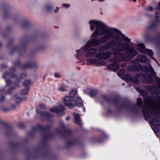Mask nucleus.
Segmentation results:
<instances>
[{
    "mask_svg": "<svg viewBox=\"0 0 160 160\" xmlns=\"http://www.w3.org/2000/svg\"><path fill=\"white\" fill-rule=\"evenodd\" d=\"M125 64H123L121 65V66L122 67H125Z\"/></svg>",
    "mask_w": 160,
    "mask_h": 160,
    "instance_id": "58836bf2",
    "label": "nucleus"
},
{
    "mask_svg": "<svg viewBox=\"0 0 160 160\" xmlns=\"http://www.w3.org/2000/svg\"><path fill=\"white\" fill-rule=\"evenodd\" d=\"M122 59V58L120 56H119L115 58L112 59V60L113 62H118L121 61Z\"/></svg>",
    "mask_w": 160,
    "mask_h": 160,
    "instance_id": "2eb2a0df",
    "label": "nucleus"
},
{
    "mask_svg": "<svg viewBox=\"0 0 160 160\" xmlns=\"http://www.w3.org/2000/svg\"><path fill=\"white\" fill-rule=\"evenodd\" d=\"M124 73V70H121V71L119 73V74L122 75Z\"/></svg>",
    "mask_w": 160,
    "mask_h": 160,
    "instance_id": "c9c22d12",
    "label": "nucleus"
},
{
    "mask_svg": "<svg viewBox=\"0 0 160 160\" xmlns=\"http://www.w3.org/2000/svg\"><path fill=\"white\" fill-rule=\"evenodd\" d=\"M32 23L27 20H26L21 25V27L24 29H32L33 27Z\"/></svg>",
    "mask_w": 160,
    "mask_h": 160,
    "instance_id": "39448f33",
    "label": "nucleus"
},
{
    "mask_svg": "<svg viewBox=\"0 0 160 160\" xmlns=\"http://www.w3.org/2000/svg\"><path fill=\"white\" fill-rule=\"evenodd\" d=\"M153 131L157 133V132H158V131L159 130H158V129L157 128H155H155H153Z\"/></svg>",
    "mask_w": 160,
    "mask_h": 160,
    "instance_id": "2f4dec72",
    "label": "nucleus"
},
{
    "mask_svg": "<svg viewBox=\"0 0 160 160\" xmlns=\"http://www.w3.org/2000/svg\"><path fill=\"white\" fill-rule=\"evenodd\" d=\"M77 93V92L76 91L72 90V91L70 93V96L71 97H74Z\"/></svg>",
    "mask_w": 160,
    "mask_h": 160,
    "instance_id": "aec40b11",
    "label": "nucleus"
},
{
    "mask_svg": "<svg viewBox=\"0 0 160 160\" xmlns=\"http://www.w3.org/2000/svg\"><path fill=\"white\" fill-rule=\"evenodd\" d=\"M121 47V50H125L127 48H128V45L126 43H123L122 44Z\"/></svg>",
    "mask_w": 160,
    "mask_h": 160,
    "instance_id": "6ab92c4d",
    "label": "nucleus"
},
{
    "mask_svg": "<svg viewBox=\"0 0 160 160\" xmlns=\"http://www.w3.org/2000/svg\"><path fill=\"white\" fill-rule=\"evenodd\" d=\"M97 60L96 59H92L91 60V63L94 64L96 63L97 62Z\"/></svg>",
    "mask_w": 160,
    "mask_h": 160,
    "instance_id": "cd10ccee",
    "label": "nucleus"
},
{
    "mask_svg": "<svg viewBox=\"0 0 160 160\" xmlns=\"http://www.w3.org/2000/svg\"><path fill=\"white\" fill-rule=\"evenodd\" d=\"M108 40L107 38H103L102 39V41L103 42H105L106 41Z\"/></svg>",
    "mask_w": 160,
    "mask_h": 160,
    "instance_id": "f704fd0d",
    "label": "nucleus"
},
{
    "mask_svg": "<svg viewBox=\"0 0 160 160\" xmlns=\"http://www.w3.org/2000/svg\"><path fill=\"white\" fill-rule=\"evenodd\" d=\"M63 100L65 105L69 108H72L76 105V102L75 100L73 99L70 100L69 97H65L64 98Z\"/></svg>",
    "mask_w": 160,
    "mask_h": 160,
    "instance_id": "7ed1b4c3",
    "label": "nucleus"
},
{
    "mask_svg": "<svg viewBox=\"0 0 160 160\" xmlns=\"http://www.w3.org/2000/svg\"><path fill=\"white\" fill-rule=\"evenodd\" d=\"M74 117V122L77 125H80V119L79 115L75 113H73Z\"/></svg>",
    "mask_w": 160,
    "mask_h": 160,
    "instance_id": "0eeeda50",
    "label": "nucleus"
},
{
    "mask_svg": "<svg viewBox=\"0 0 160 160\" xmlns=\"http://www.w3.org/2000/svg\"><path fill=\"white\" fill-rule=\"evenodd\" d=\"M104 62L103 61H102L100 63V65L103 64H104Z\"/></svg>",
    "mask_w": 160,
    "mask_h": 160,
    "instance_id": "ea45409f",
    "label": "nucleus"
},
{
    "mask_svg": "<svg viewBox=\"0 0 160 160\" xmlns=\"http://www.w3.org/2000/svg\"><path fill=\"white\" fill-rule=\"evenodd\" d=\"M150 82H151V81H152V79H151V78L150 77Z\"/></svg>",
    "mask_w": 160,
    "mask_h": 160,
    "instance_id": "a18cd8bd",
    "label": "nucleus"
},
{
    "mask_svg": "<svg viewBox=\"0 0 160 160\" xmlns=\"http://www.w3.org/2000/svg\"><path fill=\"white\" fill-rule=\"evenodd\" d=\"M17 99L18 100H19V101H20V98H17Z\"/></svg>",
    "mask_w": 160,
    "mask_h": 160,
    "instance_id": "c03bdc74",
    "label": "nucleus"
},
{
    "mask_svg": "<svg viewBox=\"0 0 160 160\" xmlns=\"http://www.w3.org/2000/svg\"><path fill=\"white\" fill-rule=\"evenodd\" d=\"M123 78L125 80L130 81L132 80V78L130 75H124Z\"/></svg>",
    "mask_w": 160,
    "mask_h": 160,
    "instance_id": "dca6fc26",
    "label": "nucleus"
},
{
    "mask_svg": "<svg viewBox=\"0 0 160 160\" xmlns=\"http://www.w3.org/2000/svg\"><path fill=\"white\" fill-rule=\"evenodd\" d=\"M100 1H104L105 0H99Z\"/></svg>",
    "mask_w": 160,
    "mask_h": 160,
    "instance_id": "de8ad7c7",
    "label": "nucleus"
},
{
    "mask_svg": "<svg viewBox=\"0 0 160 160\" xmlns=\"http://www.w3.org/2000/svg\"><path fill=\"white\" fill-rule=\"evenodd\" d=\"M111 55V53L109 52H102L97 55V57L99 58L106 59L109 58Z\"/></svg>",
    "mask_w": 160,
    "mask_h": 160,
    "instance_id": "423d86ee",
    "label": "nucleus"
},
{
    "mask_svg": "<svg viewBox=\"0 0 160 160\" xmlns=\"http://www.w3.org/2000/svg\"><path fill=\"white\" fill-rule=\"evenodd\" d=\"M52 9V7L50 6L49 5H46L44 7L45 10L47 12H50L51 11Z\"/></svg>",
    "mask_w": 160,
    "mask_h": 160,
    "instance_id": "f3484780",
    "label": "nucleus"
},
{
    "mask_svg": "<svg viewBox=\"0 0 160 160\" xmlns=\"http://www.w3.org/2000/svg\"><path fill=\"white\" fill-rule=\"evenodd\" d=\"M88 23L91 30H118L115 28L109 27L99 19H90L88 20Z\"/></svg>",
    "mask_w": 160,
    "mask_h": 160,
    "instance_id": "f257e3e1",
    "label": "nucleus"
},
{
    "mask_svg": "<svg viewBox=\"0 0 160 160\" xmlns=\"http://www.w3.org/2000/svg\"><path fill=\"white\" fill-rule=\"evenodd\" d=\"M137 60L139 62H147L148 59L144 56L140 55L138 57Z\"/></svg>",
    "mask_w": 160,
    "mask_h": 160,
    "instance_id": "1a4fd4ad",
    "label": "nucleus"
},
{
    "mask_svg": "<svg viewBox=\"0 0 160 160\" xmlns=\"http://www.w3.org/2000/svg\"><path fill=\"white\" fill-rule=\"evenodd\" d=\"M59 90L61 92H64L65 90V89L64 87L60 88H59Z\"/></svg>",
    "mask_w": 160,
    "mask_h": 160,
    "instance_id": "c756f323",
    "label": "nucleus"
},
{
    "mask_svg": "<svg viewBox=\"0 0 160 160\" xmlns=\"http://www.w3.org/2000/svg\"><path fill=\"white\" fill-rule=\"evenodd\" d=\"M96 92L95 91L92 90L90 92V95L91 97H93L96 95Z\"/></svg>",
    "mask_w": 160,
    "mask_h": 160,
    "instance_id": "4be33fe9",
    "label": "nucleus"
},
{
    "mask_svg": "<svg viewBox=\"0 0 160 160\" xmlns=\"http://www.w3.org/2000/svg\"><path fill=\"white\" fill-rule=\"evenodd\" d=\"M63 109V106L60 105L58 107L51 108L50 110L52 112H59L62 111Z\"/></svg>",
    "mask_w": 160,
    "mask_h": 160,
    "instance_id": "6e6552de",
    "label": "nucleus"
},
{
    "mask_svg": "<svg viewBox=\"0 0 160 160\" xmlns=\"http://www.w3.org/2000/svg\"><path fill=\"white\" fill-rule=\"evenodd\" d=\"M27 92V89H25L22 91V93L23 94H26Z\"/></svg>",
    "mask_w": 160,
    "mask_h": 160,
    "instance_id": "c85d7f7f",
    "label": "nucleus"
},
{
    "mask_svg": "<svg viewBox=\"0 0 160 160\" xmlns=\"http://www.w3.org/2000/svg\"><path fill=\"white\" fill-rule=\"evenodd\" d=\"M134 68V70L135 71H138L141 70L142 68V66L139 64H137L134 65H131L129 66V68Z\"/></svg>",
    "mask_w": 160,
    "mask_h": 160,
    "instance_id": "9d476101",
    "label": "nucleus"
},
{
    "mask_svg": "<svg viewBox=\"0 0 160 160\" xmlns=\"http://www.w3.org/2000/svg\"><path fill=\"white\" fill-rule=\"evenodd\" d=\"M145 9L148 11H152L153 10V8L152 7L149 6L146 8Z\"/></svg>",
    "mask_w": 160,
    "mask_h": 160,
    "instance_id": "b1692460",
    "label": "nucleus"
},
{
    "mask_svg": "<svg viewBox=\"0 0 160 160\" xmlns=\"http://www.w3.org/2000/svg\"><path fill=\"white\" fill-rule=\"evenodd\" d=\"M96 52V50L94 48H93L90 50V52L92 53V54L95 53Z\"/></svg>",
    "mask_w": 160,
    "mask_h": 160,
    "instance_id": "5701e85b",
    "label": "nucleus"
},
{
    "mask_svg": "<svg viewBox=\"0 0 160 160\" xmlns=\"http://www.w3.org/2000/svg\"><path fill=\"white\" fill-rule=\"evenodd\" d=\"M66 119L67 120H69L70 119V118L69 117H67L66 118Z\"/></svg>",
    "mask_w": 160,
    "mask_h": 160,
    "instance_id": "4c0bfd02",
    "label": "nucleus"
},
{
    "mask_svg": "<svg viewBox=\"0 0 160 160\" xmlns=\"http://www.w3.org/2000/svg\"><path fill=\"white\" fill-rule=\"evenodd\" d=\"M138 46L139 47V49L141 53H147L149 55L151 56L153 55V53L152 51L151 50L146 48L143 44H138Z\"/></svg>",
    "mask_w": 160,
    "mask_h": 160,
    "instance_id": "20e7f679",
    "label": "nucleus"
},
{
    "mask_svg": "<svg viewBox=\"0 0 160 160\" xmlns=\"http://www.w3.org/2000/svg\"><path fill=\"white\" fill-rule=\"evenodd\" d=\"M30 83V82L29 80H26L23 82V84L25 86L29 85Z\"/></svg>",
    "mask_w": 160,
    "mask_h": 160,
    "instance_id": "412c9836",
    "label": "nucleus"
},
{
    "mask_svg": "<svg viewBox=\"0 0 160 160\" xmlns=\"http://www.w3.org/2000/svg\"><path fill=\"white\" fill-rule=\"evenodd\" d=\"M20 126L21 127H22L23 126H24V125L23 124H21L20 125Z\"/></svg>",
    "mask_w": 160,
    "mask_h": 160,
    "instance_id": "37998d69",
    "label": "nucleus"
},
{
    "mask_svg": "<svg viewBox=\"0 0 160 160\" xmlns=\"http://www.w3.org/2000/svg\"><path fill=\"white\" fill-rule=\"evenodd\" d=\"M138 82V81L137 79L134 82V83H137Z\"/></svg>",
    "mask_w": 160,
    "mask_h": 160,
    "instance_id": "a19ab883",
    "label": "nucleus"
},
{
    "mask_svg": "<svg viewBox=\"0 0 160 160\" xmlns=\"http://www.w3.org/2000/svg\"><path fill=\"white\" fill-rule=\"evenodd\" d=\"M76 102V105L78 106L82 105V99L78 97H77L75 100Z\"/></svg>",
    "mask_w": 160,
    "mask_h": 160,
    "instance_id": "9b49d317",
    "label": "nucleus"
},
{
    "mask_svg": "<svg viewBox=\"0 0 160 160\" xmlns=\"http://www.w3.org/2000/svg\"><path fill=\"white\" fill-rule=\"evenodd\" d=\"M131 59V58H130L129 59H130H130Z\"/></svg>",
    "mask_w": 160,
    "mask_h": 160,
    "instance_id": "3c124183",
    "label": "nucleus"
},
{
    "mask_svg": "<svg viewBox=\"0 0 160 160\" xmlns=\"http://www.w3.org/2000/svg\"><path fill=\"white\" fill-rule=\"evenodd\" d=\"M63 5V6L65 8H68L70 6V4L68 3H64Z\"/></svg>",
    "mask_w": 160,
    "mask_h": 160,
    "instance_id": "bb28decb",
    "label": "nucleus"
},
{
    "mask_svg": "<svg viewBox=\"0 0 160 160\" xmlns=\"http://www.w3.org/2000/svg\"><path fill=\"white\" fill-rule=\"evenodd\" d=\"M151 106L154 113L160 117V97L157 96L155 100H152Z\"/></svg>",
    "mask_w": 160,
    "mask_h": 160,
    "instance_id": "f03ea898",
    "label": "nucleus"
},
{
    "mask_svg": "<svg viewBox=\"0 0 160 160\" xmlns=\"http://www.w3.org/2000/svg\"><path fill=\"white\" fill-rule=\"evenodd\" d=\"M10 16V14L8 12L6 11H4L3 14V17L4 19L8 18Z\"/></svg>",
    "mask_w": 160,
    "mask_h": 160,
    "instance_id": "a211bd4d",
    "label": "nucleus"
},
{
    "mask_svg": "<svg viewBox=\"0 0 160 160\" xmlns=\"http://www.w3.org/2000/svg\"><path fill=\"white\" fill-rule=\"evenodd\" d=\"M54 76L56 78H58V77H59V75L58 74V73H55V74H54Z\"/></svg>",
    "mask_w": 160,
    "mask_h": 160,
    "instance_id": "e433bc0d",
    "label": "nucleus"
},
{
    "mask_svg": "<svg viewBox=\"0 0 160 160\" xmlns=\"http://www.w3.org/2000/svg\"><path fill=\"white\" fill-rule=\"evenodd\" d=\"M40 107H42V108H43L44 107V106L43 105H42V104L40 105Z\"/></svg>",
    "mask_w": 160,
    "mask_h": 160,
    "instance_id": "79ce46f5",
    "label": "nucleus"
},
{
    "mask_svg": "<svg viewBox=\"0 0 160 160\" xmlns=\"http://www.w3.org/2000/svg\"><path fill=\"white\" fill-rule=\"evenodd\" d=\"M129 52L130 55L132 56H135L137 54L136 50L133 49H130L129 50Z\"/></svg>",
    "mask_w": 160,
    "mask_h": 160,
    "instance_id": "ddd939ff",
    "label": "nucleus"
},
{
    "mask_svg": "<svg viewBox=\"0 0 160 160\" xmlns=\"http://www.w3.org/2000/svg\"><path fill=\"white\" fill-rule=\"evenodd\" d=\"M159 87L160 88V85H159Z\"/></svg>",
    "mask_w": 160,
    "mask_h": 160,
    "instance_id": "603ef678",
    "label": "nucleus"
},
{
    "mask_svg": "<svg viewBox=\"0 0 160 160\" xmlns=\"http://www.w3.org/2000/svg\"><path fill=\"white\" fill-rule=\"evenodd\" d=\"M112 67H113V69L115 70L117 69L118 68V65L117 64L115 63L114 64H112L110 65H109L108 66V68L111 69Z\"/></svg>",
    "mask_w": 160,
    "mask_h": 160,
    "instance_id": "4468645a",
    "label": "nucleus"
},
{
    "mask_svg": "<svg viewBox=\"0 0 160 160\" xmlns=\"http://www.w3.org/2000/svg\"><path fill=\"white\" fill-rule=\"evenodd\" d=\"M152 124L154 126H160V121L157 119L153 120L151 122Z\"/></svg>",
    "mask_w": 160,
    "mask_h": 160,
    "instance_id": "f8f14e48",
    "label": "nucleus"
},
{
    "mask_svg": "<svg viewBox=\"0 0 160 160\" xmlns=\"http://www.w3.org/2000/svg\"><path fill=\"white\" fill-rule=\"evenodd\" d=\"M59 9V8L58 7H56V8L54 10V12L55 13L58 12Z\"/></svg>",
    "mask_w": 160,
    "mask_h": 160,
    "instance_id": "473e14b6",
    "label": "nucleus"
},
{
    "mask_svg": "<svg viewBox=\"0 0 160 160\" xmlns=\"http://www.w3.org/2000/svg\"><path fill=\"white\" fill-rule=\"evenodd\" d=\"M137 102L138 103L141 105L142 103V99L141 98H139L137 99Z\"/></svg>",
    "mask_w": 160,
    "mask_h": 160,
    "instance_id": "a878e982",
    "label": "nucleus"
},
{
    "mask_svg": "<svg viewBox=\"0 0 160 160\" xmlns=\"http://www.w3.org/2000/svg\"><path fill=\"white\" fill-rule=\"evenodd\" d=\"M98 31H95L93 33L92 35L95 36V34H97V35H98Z\"/></svg>",
    "mask_w": 160,
    "mask_h": 160,
    "instance_id": "72a5a7b5",
    "label": "nucleus"
},
{
    "mask_svg": "<svg viewBox=\"0 0 160 160\" xmlns=\"http://www.w3.org/2000/svg\"><path fill=\"white\" fill-rule=\"evenodd\" d=\"M92 42H97L96 44H93V45H96L97 44H98L99 42V40L98 39H94L92 41Z\"/></svg>",
    "mask_w": 160,
    "mask_h": 160,
    "instance_id": "7c9ffc66",
    "label": "nucleus"
},
{
    "mask_svg": "<svg viewBox=\"0 0 160 160\" xmlns=\"http://www.w3.org/2000/svg\"><path fill=\"white\" fill-rule=\"evenodd\" d=\"M3 78H5V77H5V76H3Z\"/></svg>",
    "mask_w": 160,
    "mask_h": 160,
    "instance_id": "8fccbe9b",
    "label": "nucleus"
},
{
    "mask_svg": "<svg viewBox=\"0 0 160 160\" xmlns=\"http://www.w3.org/2000/svg\"><path fill=\"white\" fill-rule=\"evenodd\" d=\"M134 2H136V0H132Z\"/></svg>",
    "mask_w": 160,
    "mask_h": 160,
    "instance_id": "09e8293b",
    "label": "nucleus"
},
{
    "mask_svg": "<svg viewBox=\"0 0 160 160\" xmlns=\"http://www.w3.org/2000/svg\"><path fill=\"white\" fill-rule=\"evenodd\" d=\"M123 39L124 41H126L127 42H129L130 40V39L128 38L123 36Z\"/></svg>",
    "mask_w": 160,
    "mask_h": 160,
    "instance_id": "393cba45",
    "label": "nucleus"
},
{
    "mask_svg": "<svg viewBox=\"0 0 160 160\" xmlns=\"http://www.w3.org/2000/svg\"><path fill=\"white\" fill-rule=\"evenodd\" d=\"M150 68L151 69H152V67H151V66H150Z\"/></svg>",
    "mask_w": 160,
    "mask_h": 160,
    "instance_id": "49530a36",
    "label": "nucleus"
}]
</instances>
